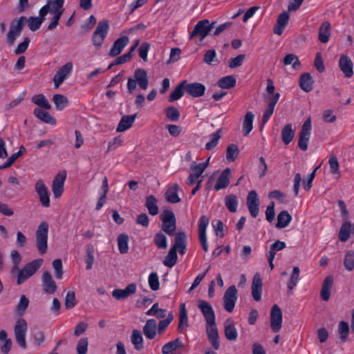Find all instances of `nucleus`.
<instances>
[{"instance_id": "8", "label": "nucleus", "mask_w": 354, "mask_h": 354, "mask_svg": "<svg viewBox=\"0 0 354 354\" xmlns=\"http://www.w3.org/2000/svg\"><path fill=\"white\" fill-rule=\"evenodd\" d=\"M27 21L26 17H21L17 20H15L10 25L9 31L7 34V43L12 45L17 37L21 35L25 22Z\"/></svg>"}, {"instance_id": "5", "label": "nucleus", "mask_w": 354, "mask_h": 354, "mask_svg": "<svg viewBox=\"0 0 354 354\" xmlns=\"http://www.w3.org/2000/svg\"><path fill=\"white\" fill-rule=\"evenodd\" d=\"M43 259H35L27 263L22 270L19 272L17 283L21 285L29 277L33 275L37 270L41 266Z\"/></svg>"}, {"instance_id": "17", "label": "nucleus", "mask_w": 354, "mask_h": 354, "mask_svg": "<svg viewBox=\"0 0 354 354\" xmlns=\"http://www.w3.org/2000/svg\"><path fill=\"white\" fill-rule=\"evenodd\" d=\"M42 289L45 293L53 294L57 290V285L49 272H44L41 277Z\"/></svg>"}, {"instance_id": "44", "label": "nucleus", "mask_w": 354, "mask_h": 354, "mask_svg": "<svg viewBox=\"0 0 354 354\" xmlns=\"http://www.w3.org/2000/svg\"><path fill=\"white\" fill-rule=\"evenodd\" d=\"M118 250L121 254H126L129 250V236L127 234H120L117 239Z\"/></svg>"}, {"instance_id": "36", "label": "nucleus", "mask_w": 354, "mask_h": 354, "mask_svg": "<svg viewBox=\"0 0 354 354\" xmlns=\"http://www.w3.org/2000/svg\"><path fill=\"white\" fill-rule=\"evenodd\" d=\"M131 342L137 351H140L144 348L143 337L140 330L134 329L131 335Z\"/></svg>"}, {"instance_id": "1", "label": "nucleus", "mask_w": 354, "mask_h": 354, "mask_svg": "<svg viewBox=\"0 0 354 354\" xmlns=\"http://www.w3.org/2000/svg\"><path fill=\"white\" fill-rule=\"evenodd\" d=\"M198 307L206 321V331L208 339L215 350L220 348L218 332L215 323V314L211 304L204 300H198Z\"/></svg>"}, {"instance_id": "64", "label": "nucleus", "mask_w": 354, "mask_h": 354, "mask_svg": "<svg viewBox=\"0 0 354 354\" xmlns=\"http://www.w3.org/2000/svg\"><path fill=\"white\" fill-rule=\"evenodd\" d=\"M88 341L86 337L81 338L77 344V354H86L88 351Z\"/></svg>"}, {"instance_id": "59", "label": "nucleus", "mask_w": 354, "mask_h": 354, "mask_svg": "<svg viewBox=\"0 0 354 354\" xmlns=\"http://www.w3.org/2000/svg\"><path fill=\"white\" fill-rule=\"evenodd\" d=\"M148 281L149 286L152 290L156 291L160 288L159 279L156 272L149 274Z\"/></svg>"}, {"instance_id": "57", "label": "nucleus", "mask_w": 354, "mask_h": 354, "mask_svg": "<svg viewBox=\"0 0 354 354\" xmlns=\"http://www.w3.org/2000/svg\"><path fill=\"white\" fill-rule=\"evenodd\" d=\"M166 117L173 122H177L180 118V112L174 106H169L165 109Z\"/></svg>"}, {"instance_id": "20", "label": "nucleus", "mask_w": 354, "mask_h": 354, "mask_svg": "<svg viewBox=\"0 0 354 354\" xmlns=\"http://www.w3.org/2000/svg\"><path fill=\"white\" fill-rule=\"evenodd\" d=\"M333 282V275H328L324 279L320 291V297L323 301H328L330 299Z\"/></svg>"}, {"instance_id": "6", "label": "nucleus", "mask_w": 354, "mask_h": 354, "mask_svg": "<svg viewBox=\"0 0 354 354\" xmlns=\"http://www.w3.org/2000/svg\"><path fill=\"white\" fill-rule=\"evenodd\" d=\"M215 24L216 21L209 23L208 19H203L198 21L190 33L189 39H192L196 36H200V41L201 42L209 35Z\"/></svg>"}, {"instance_id": "48", "label": "nucleus", "mask_w": 354, "mask_h": 354, "mask_svg": "<svg viewBox=\"0 0 354 354\" xmlns=\"http://www.w3.org/2000/svg\"><path fill=\"white\" fill-rule=\"evenodd\" d=\"M53 101L57 110H63L68 103V98L64 95L55 94L53 95Z\"/></svg>"}, {"instance_id": "37", "label": "nucleus", "mask_w": 354, "mask_h": 354, "mask_svg": "<svg viewBox=\"0 0 354 354\" xmlns=\"http://www.w3.org/2000/svg\"><path fill=\"white\" fill-rule=\"evenodd\" d=\"M292 220L291 215L286 210L281 211L277 216L276 227L281 229L288 225Z\"/></svg>"}, {"instance_id": "19", "label": "nucleus", "mask_w": 354, "mask_h": 354, "mask_svg": "<svg viewBox=\"0 0 354 354\" xmlns=\"http://www.w3.org/2000/svg\"><path fill=\"white\" fill-rule=\"evenodd\" d=\"M353 62L346 55H342L339 60V67L346 77L350 78L353 75Z\"/></svg>"}, {"instance_id": "56", "label": "nucleus", "mask_w": 354, "mask_h": 354, "mask_svg": "<svg viewBox=\"0 0 354 354\" xmlns=\"http://www.w3.org/2000/svg\"><path fill=\"white\" fill-rule=\"evenodd\" d=\"M222 129H218L215 133L211 135V140L205 145V149L207 150H212L218 144V140L221 137Z\"/></svg>"}, {"instance_id": "54", "label": "nucleus", "mask_w": 354, "mask_h": 354, "mask_svg": "<svg viewBox=\"0 0 354 354\" xmlns=\"http://www.w3.org/2000/svg\"><path fill=\"white\" fill-rule=\"evenodd\" d=\"M153 241L159 249L164 250L167 248V237L161 232H158L155 234Z\"/></svg>"}, {"instance_id": "25", "label": "nucleus", "mask_w": 354, "mask_h": 354, "mask_svg": "<svg viewBox=\"0 0 354 354\" xmlns=\"http://www.w3.org/2000/svg\"><path fill=\"white\" fill-rule=\"evenodd\" d=\"M184 344H183L180 338L177 337L175 339L169 342L162 347V354H174V352L178 348H183Z\"/></svg>"}, {"instance_id": "34", "label": "nucleus", "mask_w": 354, "mask_h": 354, "mask_svg": "<svg viewBox=\"0 0 354 354\" xmlns=\"http://www.w3.org/2000/svg\"><path fill=\"white\" fill-rule=\"evenodd\" d=\"M34 115L42 122L50 124H55L56 119L52 116L48 112L42 110L39 108H36L34 110Z\"/></svg>"}, {"instance_id": "22", "label": "nucleus", "mask_w": 354, "mask_h": 354, "mask_svg": "<svg viewBox=\"0 0 354 354\" xmlns=\"http://www.w3.org/2000/svg\"><path fill=\"white\" fill-rule=\"evenodd\" d=\"M129 39L128 37H127V36L120 37V38H118V39H116L114 41L113 46L109 53V55L111 57H115V56L118 55L122 51L124 48L129 44Z\"/></svg>"}, {"instance_id": "16", "label": "nucleus", "mask_w": 354, "mask_h": 354, "mask_svg": "<svg viewBox=\"0 0 354 354\" xmlns=\"http://www.w3.org/2000/svg\"><path fill=\"white\" fill-rule=\"evenodd\" d=\"M185 91L193 97H200L204 95L206 87L199 82L187 83L185 85Z\"/></svg>"}, {"instance_id": "53", "label": "nucleus", "mask_w": 354, "mask_h": 354, "mask_svg": "<svg viewBox=\"0 0 354 354\" xmlns=\"http://www.w3.org/2000/svg\"><path fill=\"white\" fill-rule=\"evenodd\" d=\"M344 266L349 272L354 269V251L348 250L344 257Z\"/></svg>"}, {"instance_id": "38", "label": "nucleus", "mask_w": 354, "mask_h": 354, "mask_svg": "<svg viewBox=\"0 0 354 354\" xmlns=\"http://www.w3.org/2000/svg\"><path fill=\"white\" fill-rule=\"evenodd\" d=\"M254 118V115L252 112L249 111L245 114L243 123V135L244 136H247L252 130Z\"/></svg>"}, {"instance_id": "15", "label": "nucleus", "mask_w": 354, "mask_h": 354, "mask_svg": "<svg viewBox=\"0 0 354 354\" xmlns=\"http://www.w3.org/2000/svg\"><path fill=\"white\" fill-rule=\"evenodd\" d=\"M66 178L65 171L59 172L53 181L52 190L55 198L60 197L64 192V184Z\"/></svg>"}, {"instance_id": "11", "label": "nucleus", "mask_w": 354, "mask_h": 354, "mask_svg": "<svg viewBox=\"0 0 354 354\" xmlns=\"http://www.w3.org/2000/svg\"><path fill=\"white\" fill-rule=\"evenodd\" d=\"M246 204L250 215L253 218H256L259 214L260 201L255 190L249 192L247 196Z\"/></svg>"}, {"instance_id": "31", "label": "nucleus", "mask_w": 354, "mask_h": 354, "mask_svg": "<svg viewBox=\"0 0 354 354\" xmlns=\"http://www.w3.org/2000/svg\"><path fill=\"white\" fill-rule=\"evenodd\" d=\"M330 35V24L325 21L319 28L318 39L321 43L326 44L328 42Z\"/></svg>"}, {"instance_id": "40", "label": "nucleus", "mask_w": 354, "mask_h": 354, "mask_svg": "<svg viewBox=\"0 0 354 354\" xmlns=\"http://www.w3.org/2000/svg\"><path fill=\"white\" fill-rule=\"evenodd\" d=\"M295 131L291 124H286L281 130V139L286 145H288L293 139Z\"/></svg>"}, {"instance_id": "26", "label": "nucleus", "mask_w": 354, "mask_h": 354, "mask_svg": "<svg viewBox=\"0 0 354 354\" xmlns=\"http://www.w3.org/2000/svg\"><path fill=\"white\" fill-rule=\"evenodd\" d=\"M231 176V170L230 168L225 169L221 175L218 176L216 183L214 185V189L218 191L221 189L225 188L230 183Z\"/></svg>"}, {"instance_id": "24", "label": "nucleus", "mask_w": 354, "mask_h": 354, "mask_svg": "<svg viewBox=\"0 0 354 354\" xmlns=\"http://www.w3.org/2000/svg\"><path fill=\"white\" fill-rule=\"evenodd\" d=\"M289 14L287 11L281 12L277 18V23L274 26L273 32L277 35H281L288 24Z\"/></svg>"}, {"instance_id": "61", "label": "nucleus", "mask_w": 354, "mask_h": 354, "mask_svg": "<svg viewBox=\"0 0 354 354\" xmlns=\"http://www.w3.org/2000/svg\"><path fill=\"white\" fill-rule=\"evenodd\" d=\"M53 268L55 270V276L57 279H62L63 276V266L61 259H57L53 261Z\"/></svg>"}, {"instance_id": "2", "label": "nucleus", "mask_w": 354, "mask_h": 354, "mask_svg": "<svg viewBox=\"0 0 354 354\" xmlns=\"http://www.w3.org/2000/svg\"><path fill=\"white\" fill-rule=\"evenodd\" d=\"M48 223L42 221L36 231V246L41 254H45L48 250Z\"/></svg>"}, {"instance_id": "9", "label": "nucleus", "mask_w": 354, "mask_h": 354, "mask_svg": "<svg viewBox=\"0 0 354 354\" xmlns=\"http://www.w3.org/2000/svg\"><path fill=\"white\" fill-rule=\"evenodd\" d=\"M311 131V120L309 117L304 122L301 129L299 133L298 147L299 148L305 151L308 149V145L310 136Z\"/></svg>"}, {"instance_id": "60", "label": "nucleus", "mask_w": 354, "mask_h": 354, "mask_svg": "<svg viewBox=\"0 0 354 354\" xmlns=\"http://www.w3.org/2000/svg\"><path fill=\"white\" fill-rule=\"evenodd\" d=\"M65 308L71 309L76 304L75 293L74 291H68L64 300Z\"/></svg>"}, {"instance_id": "43", "label": "nucleus", "mask_w": 354, "mask_h": 354, "mask_svg": "<svg viewBox=\"0 0 354 354\" xmlns=\"http://www.w3.org/2000/svg\"><path fill=\"white\" fill-rule=\"evenodd\" d=\"M225 205L230 212H236L238 206L237 196L234 194L227 195L225 198Z\"/></svg>"}, {"instance_id": "50", "label": "nucleus", "mask_w": 354, "mask_h": 354, "mask_svg": "<svg viewBox=\"0 0 354 354\" xmlns=\"http://www.w3.org/2000/svg\"><path fill=\"white\" fill-rule=\"evenodd\" d=\"M64 0H48L47 6H49L50 13L57 15L59 12L63 13L61 10L64 6Z\"/></svg>"}, {"instance_id": "46", "label": "nucleus", "mask_w": 354, "mask_h": 354, "mask_svg": "<svg viewBox=\"0 0 354 354\" xmlns=\"http://www.w3.org/2000/svg\"><path fill=\"white\" fill-rule=\"evenodd\" d=\"M32 102L46 110H50L51 109V105L49 104L48 100L46 98L44 94H38L32 97Z\"/></svg>"}, {"instance_id": "13", "label": "nucleus", "mask_w": 354, "mask_h": 354, "mask_svg": "<svg viewBox=\"0 0 354 354\" xmlns=\"http://www.w3.org/2000/svg\"><path fill=\"white\" fill-rule=\"evenodd\" d=\"M72 69L73 64L71 62H67L60 68H59V70L56 72L53 77V82L55 88H59V86L64 82V81L71 73Z\"/></svg>"}, {"instance_id": "62", "label": "nucleus", "mask_w": 354, "mask_h": 354, "mask_svg": "<svg viewBox=\"0 0 354 354\" xmlns=\"http://www.w3.org/2000/svg\"><path fill=\"white\" fill-rule=\"evenodd\" d=\"M209 219L207 216H202L198 223V236L206 235V229L208 226Z\"/></svg>"}, {"instance_id": "21", "label": "nucleus", "mask_w": 354, "mask_h": 354, "mask_svg": "<svg viewBox=\"0 0 354 354\" xmlns=\"http://www.w3.org/2000/svg\"><path fill=\"white\" fill-rule=\"evenodd\" d=\"M176 252L183 255L187 247V235L184 232H178L175 234V243L172 246Z\"/></svg>"}, {"instance_id": "39", "label": "nucleus", "mask_w": 354, "mask_h": 354, "mask_svg": "<svg viewBox=\"0 0 354 354\" xmlns=\"http://www.w3.org/2000/svg\"><path fill=\"white\" fill-rule=\"evenodd\" d=\"M188 326V317L187 312L185 308V304L180 305V313H179V322L178 326V330H182Z\"/></svg>"}, {"instance_id": "35", "label": "nucleus", "mask_w": 354, "mask_h": 354, "mask_svg": "<svg viewBox=\"0 0 354 354\" xmlns=\"http://www.w3.org/2000/svg\"><path fill=\"white\" fill-rule=\"evenodd\" d=\"M145 206L150 215L156 216L158 214V201L153 195H149L146 197Z\"/></svg>"}, {"instance_id": "41", "label": "nucleus", "mask_w": 354, "mask_h": 354, "mask_svg": "<svg viewBox=\"0 0 354 354\" xmlns=\"http://www.w3.org/2000/svg\"><path fill=\"white\" fill-rule=\"evenodd\" d=\"M185 84L186 80H183L175 87L174 90L170 93L169 96V102L178 100L183 95Z\"/></svg>"}, {"instance_id": "10", "label": "nucleus", "mask_w": 354, "mask_h": 354, "mask_svg": "<svg viewBox=\"0 0 354 354\" xmlns=\"http://www.w3.org/2000/svg\"><path fill=\"white\" fill-rule=\"evenodd\" d=\"M237 290L235 286H230L223 295V307L227 312H232L237 300Z\"/></svg>"}, {"instance_id": "51", "label": "nucleus", "mask_w": 354, "mask_h": 354, "mask_svg": "<svg viewBox=\"0 0 354 354\" xmlns=\"http://www.w3.org/2000/svg\"><path fill=\"white\" fill-rule=\"evenodd\" d=\"M239 149L236 145L230 144L227 147L226 159L228 162H234L238 157Z\"/></svg>"}, {"instance_id": "52", "label": "nucleus", "mask_w": 354, "mask_h": 354, "mask_svg": "<svg viewBox=\"0 0 354 354\" xmlns=\"http://www.w3.org/2000/svg\"><path fill=\"white\" fill-rule=\"evenodd\" d=\"M338 334L342 342L346 341L349 333L348 324L345 321H341L338 324Z\"/></svg>"}, {"instance_id": "18", "label": "nucleus", "mask_w": 354, "mask_h": 354, "mask_svg": "<svg viewBox=\"0 0 354 354\" xmlns=\"http://www.w3.org/2000/svg\"><path fill=\"white\" fill-rule=\"evenodd\" d=\"M136 285L132 283L127 285L124 289H114L112 292V296L117 300L125 299L130 295L136 293Z\"/></svg>"}, {"instance_id": "30", "label": "nucleus", "mask_w": 354, "mask_h": 354, "mask_svg": "<svg viewBox=\"0 0 354 354\" xmlns=\"http://www.w3.org/2000/svg\"><path fill=\"white\" fill-rule=\"evenodd\" d=\"M137 114L126 115L122 117L116 131L118 132H122L129 129L133 124Z\"/></svg>"}, {"instance_id": "49", "label": "nucleus", "mask_w": 354, "mask_h": 354, "mask_svg": "<svg viewBox=\"0 0 354 354\" xmlns=\"http://www.w3.org/2000/svg\"><path fill=\"white\" fill-rule=\"evenodd\" d=\"M284 65H292V68L298 70L301 67V62L297 56L294 54H288L283 58Z\"/></svg>"}, {"instance_id": "63", "label": "nucleus", "mask_w": 354, "mask_h": 354, "mask_svg": "<svg viewBox=\"0 0 354 354\" xmlns=\"http://www.w3.org/2000/svg\"><path fill=\"white\" fill-rule=\"evenodd\" d=\"M43 22L42 19L35 17H30L28 19V27L31 31L37 30Z\"/></svg>"}, {"instance_id": "3", "label": "nucleus", "mask_w": 354, "mask_h": 354, "mask_svg": "<svg viewBox=\"0 0 354 354\" xmlns=\"http://www.w3.org/2000/svg\"><path fill=\"white\" fill-rule=\"evenodd\" d=\"M160 219L162 221L161 230L169 236L175 235L176 219L174 212L169 208L165 209Z\"/></svg>"}, {"instance_id": "23", "label": "nucleus", "mask_w": 354, "mask_h": 354, "mask_svg": "<svg viewBox=\"0 0 354 354\" xmlns=\"http://www.w3.org/2000/svg\"><path fill=\"white\" fill-rule=\"evenodd\" d=\"M262 279L259 273H256L253 277L252 283V295L254 301H259L261 299Z\"/></svg>"}, {"instance_id": "29", "label": "nucleus", "mask_w": 354, "mask_h": 354, "mask_svg": "<svg viewBox=\"0 0 354 354\" xmlns=\"http://www.w3.org/2000/svg\"><path fill=\"white\" fill-rule=\"evenodd\" d=\"M134 77L136 83L142 89H147L149 84V79L147 71L142 68H138L134 72Z\"/></svg>"}, {"instance_id": "12", "label": "nucleus", "mask_w": 354, "mask_h": 354, "mask_svg": "<svg viewBox=\"0 0 354 354\" xmlns=\"http://www.w3.org/2000/svg\"><path fill=\"white\" fill-rule=\"evenodd\" d=\"M282 326V311L281 308L274 304L271 308L270 327L274 333L279 332Z\"/></svg>"}, {"instance_id": "58", "label": "nucleus", "mask_w": 354, "mask_h": 354, "mask_svg": "<svg viewBox=\"0 0 354 354\" xmlns=\"http://www.w3.org/2000/svg\"><path fill=\"white\" fill-rule=\"evenodd\" d=\"M299 277V268L298 267H294L290 279L288 283V288L292 290L297 285V283Z\"/></svg>"}, {"instance_id": "28", "label": "nucleus", "mask_w": 354, "mask_h": 354, "mask_svg": "<svg viewBox=\"0 0 354 354\" xmlns=\"http://www.w3.org/2000/svg\"><path fill=\"white\" fill-rule=\"evenodd\" d=\"M224 333L227 339L230 341H235L237 338L238 333L234 322L231 319H227L224 324Z\"/></svg>"}, {"instance_id": "33", "label": "nucleus", "mask_w": 354, "mask_h": 354, "mask_svg": "<svg viewBox=\"0 0 354 354\" xmlns=\"http://www.w3.org/2000/svg\"><path fill=\"white\" fill-rule=\"evenodd\" d=\"M313 80L311 75L308 73H303L299 77V86L306 91L310 92L313 89Z\"/></svg>"}, {"instance_id": "32", "label": "nucleus", "mask_w": 354, "mask_h": 354, "mask_svg": "<svg viewBox=\"0 0 354 354\" xmlns=\"http://www.w3.org/2000/svg\"><path fill=\"white\" fill-rule=\"evenodd\" d=\"M157 323L154 319H148L143 326V333L147 338L153 339L156 334Z\"/></svg>"}, {"instance_id": "45", "label": "nucleus", "mask_w": 354, "mask_h": 354, "mask_svg": "<svg viewBox=\"0 0 354 354\" xmlns=\"http://www.w3.org/2000/svg\"><path fill=\"white\" fill-rule=\"evenodd\" d=\"M177 260V253L176 252L175 249L171 247L169 250L167 256L165 257L163 264L168 268H172L176 263Z\"/></svg>"}, {"instance_id": "14", "label": "nucleus", "mask_w": 354, "mask_h": 354, "mask_svg": "<svg viewBox=\"0 0 354 354\" xmlns=\"http://www.w3.org/2000/svg\"><path fill=\"white\" fill-rule=\"evenodd\" d=\"M35 191L42 205L48 207L50 206V194L42 180H38L35 183Z\"/></svg>"}, {"instance_id": "4", "label": "nucleus", "mask_w": 354, "mask_h": 354, "mask_svg": "<svg viewBox=\"0 0 354 354\" xmlns=\"http://www.w3.org/2000/svg\"><path fill=\"white\" fill-rule=\"evenodd\" d=\"M109 29L107 19L100 21L92 36V42L97 50L101 48Z\"/></svg>"}, {"instance_id": "47", "label": "nucleus", "mask_w": 354, "mask_h": 354, "mask_svg": "<svg viewBox=\"0 0 354 354\" xmlns=\"http://www.w3.org/2000/svg\"><path fill=\"white\" fill-rule=\"evenodd\" d=\"M94 252L95 248L92 244H87L86 245V269L91 270L92 268L94 261Z\"/></svg>"}, {"instance_id": "42", "label": "nucleus", "mask_w": 354, "mask_h": 354, "mask_svg": "<svg viewBox=\"0 0 354 354\" xmlns=\"http://www.w3.org/2000/svg\"><path fill=\"white\" fill-rule=\"evenodd\" d=\"M236 78L232 75H227L221 78L217 82V85L223 89H230L236 84Z\"/></svg>"}, {"instance_id": "27", "label": "nucleus", "mask_w": 354, "mask_h": 354, "mask_svg": "<svg viewBox=\"0 0 354 354\" xmlns=\"http://www.w3.org/2000/svg\"><path fill=\"white\" fill-rule=\"evenodd\" d=\"M178 190L179 186L177 183H174L169 187L165 194L166 201L169 203H179L180 198L178 194Z\"/></svg>"}, {"instance_id": "55", "label": "nucleus", "mask_w": 354, "mask_h": 354, "mask_svg": "<svg viewBox=\"0 0 354 354\" xmlns=\"http://www.w3.org/2000/svg\"><path fill=\"white\" fill-rule=\"evenodd\" d=\"M29 305V300L26 295H22L20 297L19 301L16 307V312L19 316H22Z\"/></svg>"}, {"instance_id": "7", "label": "nucleus", "mask_w": 354, "mask_h": 354, "mask_svg": "<svg viewBox=\"0 0 354 354\" xmlns=\"http://www.w3.org/2000/svg\"><path fill=\"white\" fill-rule=\"evenodd\" d=\"M28 330L27 322L25 319H19L14 328V333L17 343L22 348H26V335Z\"/></svg>"}]
</instances>
